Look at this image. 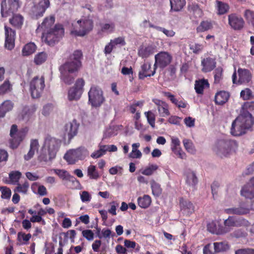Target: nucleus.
I'll return each instance as SVG.
<instances>
[{
  "mask_svg": "<svg viewBox=\"0 0 254 254\" xmlns=\"http://www.w3.org/2000/svg\"><path fill=\"white\" fill-rule=\"evenodd\" d=\"M61 144V141L50 135H47L44 140L41 152L38 157L40 161L47 162L54 159Z\"/></svg>",
  "mask_w": 254,
  "mask_h": 254,
  "instance_id": "1",
  "label": "nucleus"
},
{
  "mask_svg": "<svg viewBox=\"0 0 254 254\" xmlns=\"http://www.w3.org/2000/svg\"><path fill=\"white\" fill-rule=\"evenodd\" d=\"M254 124V119L248 112L240 115L233 122L231 133L234 136L241 135L245 133L246 129Z\"/></svg>",
  "mask_w": 254,
  "mask_h": 254,
  "instance_id": "2",
  "label": "nucleus"
},
{
  "mask_svg": "<svg viewBox=\"0 0 254 254\" xmlns=\"http://www.w3.org/2000/svg\"><path fill=\"white\" fill-rule=\"evenodd\" d=\"M83 58V54L81 50H76L71 54L67 61L62 64L60 67V70L64 72H69L71 73L78 72L82 66L81 60Z\"/></svg>",
  "mask_w": 254,
  "mask_h": 254,
  "instance_id": "3",
  "label": "nucleus"
},
{
  "mask_svg": "<svg viewBox=\"0 0 254 254\" xmlns=\"http://www.w3.org/2000/svg\"><path fill=\"white\" fill-rule=\"evenodd\" d=\"M64 30L62 24H56L53 28L43 32L42 38L50 46H54L58 43L64 35Z\"/></svg>",
  "mask_w": 254,
  "mask_h": 254,
  "instance_id": "4",
  "label": "nucleus"
},
{
  "mask_svg": "<svg viewBox=\"0 0 254 254\" xmlns=\"http://www.w3.org/2000/svg\"><path fill=\"white\" fill-rule=\"evenodd\" d=\"M88 155V150L84 147L81 146L67 151L64 158L68 164H74L79 160H84Z\"/></svg>",
  "mask_w": 254,
  "mask_h": 254,
  "instance_id": "5",
  "label": "nucleus"
},
{
  "mask_svg": "<svg viewBox=\"0 0 254 254\" xmlns=\"http://www.w3.org/2000/svg\"><path fill=\"white\" fill-rule=\"evenodd\" d=\"M20 0H2L0 4V13L2 17H7L16 12L20 7Z\"/></svg>",
  "mask_w": 254,
  "mask_h": 254,
  "instance_id": "6",
  "label": "nucleus"
},
{
  "mask_svg": "<svg viewBox=\"0 0 254 254\" xmlns=\"http://www.w3.org/2000/svg\"><path fill=\"white\" fill-rule=\"evenodd\" d=\"M77 25L71 31V34L77 36H84L93 28L92 20L87 18L80 19L77 22Z\"/></svg>",
  "mask_w": 254,
  "mask_h": 254,
  "instance_id": "7",
  "label": "nucleus"
},
{
  "mask_svg": "<svg viewBox=\"0 0 254 254\" xmlns=\"http://www.w3.org/2000/svg\"><path fill=\"white\" fill-rule=\"evenodd\" d=\"M45 87V78L43 76L33 77L30 82V91L32 97L38 98L41 97Z\"/></svg>",
  "mask_w": 254,
  "mask_h": 254,
  "instance_id": "8",
  "label": "nucleus"
},
{
  "mask_svg": "<svg viewBox=\"0 0 254 254\" xmlns=\"http://www.w3.org/2000/svg\"><path fill=\"white\" fill-rule=\"evenodd\" d=\"M237 146L234 141L219 140L216 144L214 150L220 157H227L234 150V147Z\"/></svg>",
  "mask_w": 254,
  "mask_h": 254,
  "instance_id": "9",
  "label": "nucleus"
},
{
  "mask_svg": "<svg viewBox=\"0 0 254 254\" xmlns=\"http://www.w3.org/2000/svg\"><path fill=\"white\" fill-rule=\"evenodd\" d=\"M88 95L89 102L93 107H100L105 100L102 89L96 85L91 87Z\"/></svg>",
  "mask_w": 254,
  "mask_h": 254,
  "instance_id": "10",
  "label": "nucleus"
},
{
  "mask_svg": "<svg viewBox=\"0 0 254 254\" xmlns=\"http://www.w3.org/2000/svg\"><path fill=\"white\" fill-rule=\"evenodd\" d=\"M84 85L85 81L83 78L77 79L74 86L71 87L68 90V100L69 101H73L79 99L83 92Z\"/></svg>",
  "mask_w": 254,
  "mask_h": 254,
  "instance_id": "11",
  "label": "nucleus"
},
{
  "mask_svg": "<svg viewBox=\"0 0 254 254\" xmlns=\"http://www.w3.org/2000/svg\"><path fill=\"white\" fill-rule=\"evenodd\" d=\"M249 222L243 218H236L234 216H229L224 222V230L222 233H226L234 227L246 226L249 225Z\"/></svg>",
  "mask_w": 254,
  "mask_h": 254,
  "instance_id": "12",
  "label": "nucleus"
},
{
  "mask_svg": "<svg viewBox=\"0 0 254 254\" xmlns=\"http://www.w3.org/2000/svg\"><path fill=\"white\" fill-rule=\"evenodd\" d=\"M50 5L49 0H43L37 4L34 5L32 7L30 12L32 18L34 19H38L42 17Z\"/></svg>",
  "mask_w": 254,
  "mask_h": 254,
  "instance_id": "13",
  "label": "nucleus"
},
{
  "mask_svg": "<svg viewBox=\"0 0 254 254\" xmlns=\"http://www.w3.org/2000/svg\"><path fill=\"white\" fill-rule=\"evenodd\" d=\"M180 215L189 216L194 212L193 203L186 198L181 197L179 200Z\"/></svg>",
  "mask_w": 254,
  "mask_h": 254,
  "instance_id": "14",
  "label": "nucleus"
},
{
  "mask_svg": "<svg viewBox=\"0 0 254 254\" xmlns=\"http://www.w3.org/2000/svg\"><path fill=\"white\" fill-rule=\"evenodd\" d=\"M172 60V56L167 52H161L155 56V64L153 66H158L163 68L169 65Z\"/></svg>",
  "mask_w": 254,
  "mask_h": 254,
  "instance_id": "15",
  "label": "nucleus"
},
{
  "mask_svg": "<svg viewBox=\"0 0 254 254\" xmlns=\"http://www.w3.org/2000/svg\"><path fill=\"white\" fill-rule=\"evenodd\" d=\"M10 135L12 138L10 142V146L12 148H17L25 136L23 131H17V127L16 125H13L11 126Z\"/></svg>",
  "mask_w": 254,
  "mask_h": 254,
  "instance_id": "16",
  "label": "nucleus"
},
{
  "mask_svg": "<svg viewBox=\"0 0 254 254\" xmlns=\"http://www.w3.org/2000/svg\"><path fill=\"white\" fill-rule=\"evenodd\" d=\"M4 28L5 33L4 46L7 50H11L15 46V31L6 25L4 26Z\"/></svg>",
  "mask_w": 254,
  "mask_h": 254,
  "instance_id": "17",
  "label": "nucleus"
},
{
  "mask_svg": "<svg viewBox=\"0 0 254 254\" xmlns=\"http://www.w3.org/2000/svg\"><path fill=\"white\" fill-rule=\"evenodd\" d=\"M239 79L237 80L236 71L232 75V80L234 84H243L248 83L251 79L252 75L250 71L246 69L239 68L238 70Z\"/></svg>",
  "mask_w": 254,
  "mask_h": 254,
  "instance_id": "18",
  "label": "nucleus"
},
{
  "mask_svg": "<svg viewBox=\"0 0 254 254\" xmlns=\"http://www.w3.org/2000/svg\"><path fill=\"white\" fill-rule=\"evenodd\" d=\"M183 178L185 184L192 189H194L198 183V178L195 172L190 169H187L184 170Z\"/></svg>",
  "mask_w": 254,
  "mask_h": 254,
  "instance_id": "19",
  "label": "nucleus"
},
{
  "mask_svg": "<svg viewBox=\"0 0 254 254\" xmlns=\"http://www.w3.org/2000/svg\"><path fill=\"white\" fill-rule=\"evenodd\" d=\"M224 212L228 214H236L239 215H246L250 212L249 204L241 203L238 207H233L224 209Z\"/></svg>",
  "mask_w": 254,
  "mask_h": 254,
  "instance_id": "20",
  "label": "nucleus"
},
{
  "mask_svg": "<svg viewBox=\"0 0 254 254\" xmlns=\"http://www.w3.org/2000/svg\"><path fill=\"white\" fill-rule=\"evenodd\" d=\"M151 64L146 62L141 66V69L138 73V77L140 79H144L145 77L153 76L156 72V67H153V70L151 69Z\"/></svg>",
  "mask_w": 254,
  "mask_h": 254,
  "instance_id": "21",
  "label": "nucleus"
},
{
  "mask_svg": "<svg viewBox=\"0 0 254 254\" xmlns=\"http://www.w3.org/2000/svg\"><path fill=\"white\" fill-rule=\"evenodd\" d=\"M241 194L247 198H254V177L242 188Z\"/></svg>",
  "mask_w": 254,
  "mask_h": 254,
  "instance_id": "22",
  "label": "nucleus"
},
{
  "mask_svg": "<svg viewBox=\"0 0 254 254\" xmlns=\"http://www.w3.org/2000/svg\"><path fill=\"white\" fill-rule=\"evenodd\" d=\"M229 24L233 29L239 30L244 26V21L242 17L236 14H231L228 16Z\"/></svg>",
  "mask_w": 254,
  "mask_h": 254,
  "instance_id": "23",
  "label": "nucleus"
},
{
  "mask_svg": "<svg viewBox=\"0 0 254 254\" xmlns=\"http://www.w3.org/2000/svg\"><path fill=\"white\" fill-rule=\"evenodd\" d=\"M79 124L75 120L71 122L67 123L65 126V133L67 134L68 140H71L74 136L77 135Z\"/></svg>",
  "mask_w": 254,
  "mask_h": 254,
  "instance_id": "24",
  "label": "nucleus"
},
{
  "mask_svg": "<svg viewBox=\"0 0 254 254\" xmlns=\"http://www.w3.org/2000/svg\"><path fill=\"white\" fill-rule=\"evenodd\" d=\"M152 101L157 106L159 114L162 117H166L169 115L168 104L159 99H153Z\"/></svg>",
  "mask_w": 254,
  "mask_h": 254,
  "instance_id": "25",
  "label": "nucleus"
},
{
  "mask_svg": "<svg viewBox=\"0 0 254 254\" xmlns=\"http://www.w3.org/2000/svg\"><path fill=\"white\" fill-rule=\"evenodd\" d=\"M155 50V48L152 45L141 46L138 50V55L142 59H146L153 55Z\"/></svg>",
  "mask_w": 254,
  "mask_h": 254,
  "instance_id": "26",
  "label": "nucleus"
},
{
  "mask_svg": "<svg viewBox=\"0 0 254 254\" xmlns=\"http://www.w3.org/2000/svg\"><path fill=\"white\" fill-rule=\"evenodd\" d=\"M55 22V17L54 15H50V16L46 17L41 25H39L38 29H42L44 30V32L47 31L50 29V28H53L52 26Z\"/></svg>",
  "mask_w": 254,
  "mask_h": 254,
  "instance_id": "27",
  "label": "nucleus"
},
{
  "mask_svg": "<svg viewBox=\"0 0 254 254\" xmlns=\"http://www.w3.org/2000/svg\"><path fill=\"white\" fill-rule=\"evenodd\" d=\"M54 173L57 175L60 178L63 180H66L74 182L77 181L76 179L71 176L67 171L62 169H53Z\"/></svg>",
  "mask_w": 254,
  "mask_h": 254,
  "instance_id": "28",
  "label": "nucleus"
},
{
  "mask_svg": "<svg viewBox=\"0 0 254 254\" xmlns=\"http://www.w3.org/2000/svg\"><path fill=\"white\" fill-rule=\"evenodd\" d=\"M12 15V17L9 19V23L16 28H21L23 24V16L20 14H13Z\"/></svg>",
  "mask_w": 254,
  "mask_h": 254,
  "instance_id": "29",
  "label": "nucleus"
},
{
  "mask_svg": "<svg viewBox=\"0 0 254 254\" xmlns=\"http://www.w3.org/2000/svg\"><path fill=\"white\" fill-rule=\"evenodd\" d=\"M201 64L203 66L202 70L204 72L210 71L215 67V60L212 58H207L202 61Z\"/></svg>",
  "mask_w": 254,
  "mask_h": 254,
  "instance_id": "30",
  "label": "nucleus"
},
{
  "mask_svg": "<svg viewBox=\"0 0 254 254\" xmlns=\"http://www.w3.org/2000/svg\"><path fill=\"white\" fill-rule=\"evenodd\" d=\"M39 145L37 139H32L30 142V148L29 152L24 156V159L26 160H29L32 158L35 154V152L37 151Z\"/></svg>",
  "mask_w": 254,
  "mask_h": 254,
  "instance_id": "31",
  "label": "nucleus"
},
{
  "mask_svg": "<svg viewBox=\"0 0 254 254\" xmlns=\"http://www.w3.org/2000/svg\"><path fill=\"white\" fill-rule=\"evenodd\" d=\"M229 97L228 92L224 91L218 92L215 97V102L217 104L222 105L227 101Z\"/></svg>",
  "mask_w": 254,
  "mask_h": 254,
  "instance_id": "32",
  "label": "nucleus"
},
{
  "mask_svg": "<svg viewBox=\"0 0 254 254\" xmlns=\"http://www.w3.org/2000/svg\"><path fill=\"white\" fill-rule=\"evenodd\" d=\"M87 175L91 180H97L101 175L96 169V167L93 165H89L87 169Z\"/></svg>",
  "mask_w": 254,
  "mask_h": 254,
  "instance_id": "33",
  "label": "nucleus"
},
{
  "mask_svg": "<svg viewBox=\"0 0 254 254\" xmlns=\"http://www.w3.org/2000/svg\"><path fill=\"white\" fill-rule=\"evenodd\" d=\"M100 30L103 33H112L115 29V24L113 22L108 23H100Z\"/></svg>",
  "mask_w": 254,
  "mask_h": 254,
  "instance_id": "34",
  "label": "nucleus"
},
{
  "mask_svg": "<svg viewBox=\"0 0 254 254\" xmlns=\"http://www.w3.org/2000/svg\"><path fill=\"white\" fill-rule=\"evenodd\" d=\"M60 71L62 75V79L65 84L70 85L73 82L75 77L76 76V73L64 72V70H60Z\"/></svg>",
  "mask_w": 254,
  "mask_h": 254,
  "instance_id": "35",
  "label": "nucleus"
},
{
  "mask_svg": "<svg viewBox=\"0 0 254 254\" xmlns=\"http://www.w3.org/2000/svg\"><path fill=\"white\" fill-rule=\"evenodd\" d=\"M209 86V83L207 80L201 79L195 81V90L197 93L201 94L203 89Z\"/></svg>",
  "mask_w": 254,
  "mask_h": 254,
  "instance_id": "36",
  "label": "nucleus"
},
{
  "mask_svg": "<svg viewBox=\"0 0 254 254\" xmlns=\"http://www.w3.org/2000/svg\"><path fill=\"white\" fill-rule=\"evenodd\" d=\"M137 202L140 207L146 208L150 205L151 199L148 195H144L142 197H139L138 198Z\"/></svg>",
  "mask_w": 254,
  "mask_h": 254,
  "instance_id": "37",
  "label": "nucleus"
},
{
  "mask_svg": "<svg viewBox=\"0 0 254 254\" xmlns=\"http://www.w3.org/2000/svg\"><path fill=\"white\" fill-rule=\"evenodd\" d=\"M36 46L34 43L30 42L26 44L22 49V55L24 56H29L35 52Z\"/></svg>",
  "mask_w": 254,
  "mask_h": 254,
  "instance_id": "38",
  "label": "nucleus"
},
{
  "mask_svg": "<svg viewBox=\"0 0 254 254\" xmlns=\"http://www.w3.org/2000/svg\"><path fill=\"white\" fill-rule=\"evenodd\" d=\"M213 245L215 253L224 252L229 249V246L225 242H216Z\"/></svg>",
  "mask_w": 254,
  "mask_h": 254,
  "instance_id": "39",
  "label": "nucleus"
},
{
  "mask_svg": "<svg viewBox=\"0 0 254 254\" xmlns=\"http://www.w3.org/2000/svg\"><path fill=\"white\" fill-rule=\"evenodd\" d=\"M213 28V22L206 20L202 21L197 27L196 30L198 32H202L207 31Z\"/></svg>",
  "mask_w": 254,
  "mask_h": 254,
  "instance_id": "40",
  "label": "nucleus"
},
{
  "mask_svg": "<svg viewBox=\"0 0 254 254\" xmlns=\"http://www.w3.org/2000/svg\"><path fill=\"white\" fill-rule=\"evenodd\" d=\"M12 89V85L7 79L0 85V95H3L9 92Z\"/></svg>",
  "mask_w": 254,
  "mask_h": 254,
  "instance_id": "41",
  "label": "nucleus"
},
{
  "mask_svg": "<svg viewBox=\"0 0 254 254\" xmlns=\"http://www.w3.org/2000/svg\"><path fill=\"white\" fill-rule=\"evenodd\" d=\"M150 185L153 195L155 197L160 196L162 191L160 185L154 180H152L150 182Z\"/></svg>",
  "mask_w": 254,
  "mask_h": 254,
  "instance_id": "42",
  "label": "nucleus"
},
{
  "mask_svg": "<svg viewBox=\"0 0 254 254\" xmlns=\"http://www.w3.org/2000/svg\"><path fill=\"white\" fill-rule=\"evenodd\" d=\"M190 50L195 54H199L201 53L204 49V46L202 44L197 43H192L189 45Z\"/></svg>",
  "mask_w": 254,
  "mask_h": 254,
  "instance_id": "43",
  "label": "nucleus"
},
{
  "mask_svg": "<svg viewBox=\"0 0 254 254\" xmlns=\"http://www.w3.org/2000/svg\"><path fill=\"white\" fill-rule=\"evenodd\" d=\"M183 144L186 150L190 153L194 154L196 150L192 142L189 139H184L183 140Z\"/></svg>",
  "mask_w": 254,
  "mask_h": 254,
  "instance_id": "44",
  "label": "nucleus"
},
{
  "mask_svg": "<svg viewBox=\"0 0 254 254\" xmlns=\"http://www.w3.org/2000/svg\"><path fill=\"white\" fill-rule=\"evenodd\" d=\"M29 187V183L26 181L23 184H20V183L17 184V186L14 189V192H19V193H23L24 194L26 193L28 188Z\"/></svg>",
  "mask_w": 254,
  "mask_h": 254,
  "instance_id": "45",
  "label": "nucleus"
},
{
  "mask_svg": "<svg viewBox=\"0 0 254 254\" xmlns=\"http://www.w3.org/2000/svg\"><path fill=\"white\" fill-rule=\"evenodd\" d=\"M47 57L46 53L44 52L39 53L35 56L34 62L37 65L41 64L46 61Z\"/></svg>",
  "mask_w": 254,
  "mask_h": 254,
  "instance_id": "46",
  "label": "nucleus"
},
{
  "mask_svg": "<svg viewBox=\"0 0 254 254\" xmlns=\"http://www.w3.org/2000/svg\"><path fill=\"white\" fill-rule=\"evenodd\" d=\"M110 42L115 48H116V46L123 47L126 45L125 38L123 36L118 37L111 39Z\"/></svg>",
  "mask_w": 254,
  "mask_h": 254,
  "instance_id": "47",
  "label": "nucleus"
},
{
  "mask_svg": "<svg viewBox=\"0 0 254 254\" xmlns=\"http://www.w3.org/2000/svg\"><path fill=\"white\" fill-rule=\"evenodd\" d=\"M149 27L154 28L158 31H161L168 37H172L175 34V33L172 30H168L164 28L154 25L152 23H149Z\"/></svg>",
  "mask_w": 254,
  "mask_h": 254,
  "instance_id": "48",
  "label": "nucleus"
},
{
  "mask_svg": "<svg viewBox=\"0 0 254 254\" xmlns=\"http://www.w3.org/2000/svg\"><path fill=\"white\" fill-rule=\"evenodd\" d=\"M21 173L19 171H12L9 173V177L12 184H17L19 183V180L21 177Z\"/></svg>",
  "mask_w": 254,
  "mask_h": 254,
  "instance_id": "49",
  "label": "nucleus"
},
{
  "mask_svg": "<svg viewBox=\"0 0 254 254\" xmlns=\"http://www.w3.org/2000/svg\"><path fill=\"white\" fill-rule=\"evenodd\" d=\"M218 13L220 15L226 13L229 9V5L220 1H217Z\"/></svg>",
  "mask_w": 254,
  "mask_h": 254,
  "instance_id": "50",
  "label": "nucleus"
},
{
  "mask_svg": "<svg viewBox=\"0 0 254 254\" xmlns=\"http://www.w3.org/2000/svg\"><path fill=\"white\" fill-rule=\"evenodd\" d=\"M147 122L152 127L154 128L155 124V116L154 114L151 111L146 112L144 113Z\"/></svg>",
  "mask_w": 254,
  "mask_h": 254,
  "instance_id": "51",
  "label": "nucleus"
},
{
  "mask_svg": "<svg viewBox=\"0 0 254 254\" xmlns=\"http://www.w3.org/2000/svg\"><path fill=\"white\" fill-rule=\"evenodd\" d=\"M98 146L99 149L98 150L95 151L91 154V157L93 159L100 158L105 154V150L103 148V145L100 143Z\"/></svg>",
  "mask_w": 254,
  "mask_h": 254,
  "instance_id": "52",
  "label": "nucleus"
},
{
  "mask_svg": "<svg viewBox=\"0 0 254 254\" xmlns=\"http://www.w3.org/2000/svg\"><path fill=\"white\" fill-rule=\"evenodd\" d=\"M158 169V166L155 164H152L144 169L141 173L146 176L151 175L154 171Z\"/></svg>",
  "mask_w": 254,
  "mask_h": 254,
  "instance_id": "53",
  "label": "nucleus"
},
{
  "mask_svg": "<svg viewBox=\"0 0 254 254\" xmlns=\"http://www.w3.org/2000/svg\"><path fill=\"white\" fill-rule=\"evenodd\" d=\"M0 190H1V197L3 199H9L11 196V191L9 188L6 187H0Z\"/></svg>",
  "mask_w": 254,
  "mask_h": 254,
  "instance_id": "54",
  "label": "nucleus"
},
{
  "mask_svg": "<svg viewBox=\"0 0 254 254\" xmlns=\"http://www.w3.org/2000/svg\"><path fill=\"white\" fill-rule=\"evenodd\" d=\"M143 105V101H138L134 103L130 104L127 106L128 110L131 114H134L136 111V107L139 106L141 108Z\"/></svg>",
  "mask_w": 254,
  "mask_h": 254,
  "instance_id": "55",
  "label": "nucleus"
},
{
  "mask_svg": "<svg viewBox=\"0 0 254 254\" xmlns=\"http://www.w3.org/2000/svg\"><path fill=\"white\" fill-rule=\"evenodd\" d=\"M207 230L213 234H218V231L217 229V224L215 221L209 222L207 225Z\"/></svg>",
  "mask_w": 254,
  "mask_h": 254,
  "instance_id": "56",
  "label": "nucleus"
},
{
  "mask_svg": "<svg viewBox=\"0 0 254 254\" xmlns=\"http://www.w3.org/2000/svg\"><path fill=\"white\" fill-rule=\"evenodd\" d=\"M180 142L179 139L176 138V155H178L181 159H186V153L180 148H178L177 146L179 145Z\"/></svg>",
  "mask_w": 254,
  "mask_h": 254,
  "instance_id": "57",
  "label": "nucleus"
},
{
  "mask_svg": "<svg viewBox=\"0 0 254 254\" xmlns=\"http://www.w3.org/2000/svg\"><path fill=\"white\" fill-rule=\"evenodd\" d=\"M246 18L254 26V12L250 10H246L245 12Z\"/></svg>",
  "mask_w": 254,
  "mask_h": 254,
  "instance_id": "58",
  "label": "nucleus"
},
{
  "mask_svg": "<svg viewBox=\"0 0 254 254\" xmlns=\"http://www.w3.org/2000/svg\"><path fill=\"white\" fill-rule=\"evenodd\" d=\"M252 93L249 88H246L241 92L240 96L244 100H249L251 98Z\"/></svg>",
  "mask_w": 254,
  "mask_h": 254,
  "instance_id": "59",
  "label": "nucleus"
},
{
  "mask_svg": "<svg viewBox=\"0 0 254 254\" xmlns=\"http://www.w3.org/2000/svg\"><path fill=\"white\" fill-rule=\"evenodd\" d=\"M82 234L83 237L88 241H91L94 238V233L91 230H85L82 231Z\"/></svg>",
  "mask_w": 254,
  "mask_h": 254,
  "instance_id": "60",
  "label": "nucleus"
},
{
  "mask_svg": "<svg viewBox=\"0 0 254 254\" xmlns=\"http://www.w3.org/2000/svg\"><path fill=\"white\" fill-rule=\"evenodd\" d=\"M1 106L3 108L6 112L10 111L13 107V104L9 100L5 101L1 105Z\"/></svg>",
  "mask_w": 254,
  "mask_h": 254,
  "instance_id": "61",
  "label": "nucleus"
},
{
  "mask_svg": "<svg viewBox=\"0 0 254 254\" xmlns=\"http://www.w3.org/2000/svg\"><path fill=\"white\" fill-rule=\"evenodd\" d=\"M80 198L82 202L90 201L91 199V196L87 191H83L80 194Z\"/></svg>",
  "mask_w": 254,
  "mask_h": 254,
  "instance_id": "62",
  "label": "nucleus"
},
{
  "mask_svg": "<svg viewBox=\"0 0 254 254\" xmlns=\"http://www.w3.org/2000/svg\"><path fill=\"white\" fill-rule=\"evenodd\" d=\"M184 122L187 127H192L194 126L195 119L189 117L184 119Z\"/></svg>",
  "mask_w": 254,
  "mask_h": 254,
  "instance_id": "63",
  "label": "nucleus"
},
{
  "mask_svg": "<svg viewBox=\"0 0 254 254\" xmlns=\"http://www.w3.org/2000/svg\"><path fill=\"white\" fill-rule=\"evenodd\" d=\"M235 254H254L253 249H241L236 251Z\"/></svg>",
  "mask_w": 254,
  "mask_h": 254,
  "instance_id": "64",
  "label": "nucleus"
}]
</instances>
